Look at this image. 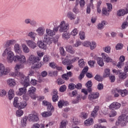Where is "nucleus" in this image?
I'll return each mask as SVG.
<instances>
[{
  "mask_svg": "<svg viewBox=\"0 0 128 128\" xmlns=\"http://www.w3.org/2000/svg\"><path fill=\"white\" fill-rule=\"evenodd\" d=\"M12 76H17L19 78L20 80V82L22 84L24 88H19V92L18 93V96H22L26 92V88L30 86V77L28 76L26 77L22 72H16V73H12Z\"/></svg>",
  "mask_w": 128,
  "mask_h": 128,
  "instance_id": "f257e3e1",
  "label": "nucleus"
},
{
  "mask_svg": "<svg viewBox=\"0 0 128 128\" xmlns=\"http://www.w3.org/2000/svg\"><path fill=\"white\" fill-rule=\"evenodd\" d=\"M59 27L60 28L59 29V32H66L62 34V38H64V40H68L70 37V34L68 32H66L68 30V24H66V22L64 21H62Z\"/></svg>",
  "mask_w": 128,
  "mask_h": 128,
  "instance_id": "f03ea898",
  "label": "nucleus"
},
{
  "mask_svg": "<svg viewBox=\"0 0 128 128\" xmlns=\"http://www.w3.org/2000/svg\"><path fill=\"white\" fill-rule=\"evenodd\" d=\"M44 106H46L48 108V110H49V112H45L41 114L43 118H48V116H50L52 114V112H53L54 110V108L52 106V104L50 102H48V101L44 100L42 102Z\"/></svg>",
  "mask_w": 128,
  "mask_h": 128,
  "instance_id": "7ed1b4c3",
  "label": "nucleus"
},
{
  "mask_svg": "<svg viewBox=\"0 0 128 128\" xmlns=\"http://www.w3.org/2000/svg\"><path fill=\"white\" fill-rule=\"evenodd\" d=\"M6 54H7L6 60L10 64L14 60V54L10 48H6L5 50L4 54H2V56H4Z\"/></svg>",
  "mask_w": 128,
  "mask_h": 128,
  "instance_id": "20e7f679",
  "label": "nucleus"
},
{
  "mask_svg": "<svg viewBox=\"0 0 128 128\" xmlns=\"http://www.w3.org/2000/svg\"><path fill=\"white\" fill-rule=\"evenodd\" d=\"M118 122L122 126H126L128 122V116H126L124 114H122L118 118Z\"/></svg>",
  "mask_w": 128,
  "mask_h": 128,
  "instance_id": "39448f33",
  "label": "nucleus"
},
{
  "mask_svg": "<svg viewBox=\"0 0 128 128\" xmlns=\"http://www.w3.org/2000/svg\"><path fill=\"white\" fill-rule=\"evenodd\" d=\"M10 72V68H6L4 64L2 63L0 64V76H6Z\"/></svg>",
  "mask_w": 128,
  "mask_h": 128,
  "instance_id": "423d86ee",
  "label": "nucleus"
},
{
  "mask_svg": "<svg viewBox=\"0 0 128 128\" xmlns=\"http://www.w3.org/2000/svg\"><path fill=\"white\" fill-rule=\"evenodd\" d=\"M14 62H20V64H26V59L24 55L16 56H14Z\"/></svg>",
  "mask_w": 128,
  "mask_h": 128,
  "instance_id": "0eeeda50",
  "label": "nucleus"
},
{
  "mask_svg": "<svg viewBox=\"0 0 128 128\" xmlns=\"http://www.w3.org/2000/svg\"><path fill=\"white\" fill-rule=\"evenodd\" d=\"M29 62L30 64H40L38 62L40 60V58H36V56L34 55H31L28 58Z\"/></svg>",
  "mask_w": 128,
  "mask_h": 128,
  "instance_id": "6e6552de",
  "label": "nucleus"
},
{
  "mask_svg": "<svg viewBox=\"0 0 128 128\" xmlns=\"http://www.w3.org/2000/svg\"><path fill=\"white\" fill-rule=\"evenodd\" d=\"M27 118L28 120H29V122H38V120H40L38 115L34 114H30Z\"/></svg>",
  "mask_w": 128,
  "mask_h": 128,
  "instance_id": "1a4fd4ad",
  "label": "nucleus"
},
{
  "mask_svg": "<svg viewBox=\"0 0 128 128\" xmlns=\"http://www.w3.org/2000/svg\"><path fill=\"white\" fill-rule=\"evenodd\" d=\"M36 88L34 86L30 87V90H28V94L30 96L32 100H36V94H34V92H36Z\"/></svg>",
  "mask_w": 128,
  "mask_h": 128,
  "instance_id": "9d476101",
  "label": "nucleus"
},
{
  "mask_svg": "<svg viewBox=\"0 0 128 128\" xmlns=\"http://www.w3.org/2000/svg\"><path fill=\"white\" fill-rule=\"evenodd\" d=\"M119 60L120 61L118 63L116 66L118 68H122L124 64V62L126 60V58L124 56H122L120 58Z\"/></svg>",
  "mask_w": 128,
  "mask_h": 128,
  "instance_id": "9b49d317",
  "label": "nucleus"
},
{
  "mask_svg": "<svg viewBox=\"0 0 128 128\" xmlns=\"http://www.w3.org/2000/svg\"><path fill=\"white\" fill-rule=\"evenodd\" d=\"M101 56L105 62H112V59L110 58L108 54L106 53H102Z\"/></svg>",
  "mask_w": 128,
  "mask_h": 128,
  "instance_id": "f8f14e48",
  "label": "nucleus"
},
{
  "mask_svg": "<svg viewBox=\"0 0 128 128\" xmlns=\"http://www.w3.org/2000/svg\"><path fill=\"white\" fill-rule=\"evenodd\" d=\"M120 108V104L118 102H114L113 103L111 104L109 106V108L110 110H118Z\"/></svg>",
  "mask_w": 128,
  "mask_h": 128,
  "instance_id": "ddd939ff",
  "label": "nucleus"
},
{
  "mask_svg": "<svg viewBox=\"0 0 128 128\" xmlns=\"http://www.w3.org/2000/svg\"><path fill=\"white\" fill-rule=\"evenodd\" d=\"M100 96V93L96 92L95 93L91 94L88 96V98L90 100H96Z\"/></svg>",
  "mask_w": 128,
  "mask_h": 128,
  "instance_id": "4468645a",
  "label": "nucleus"
},
{
  "mask_svg": "<svg viewBox=\"0 0 128 128\" xmlns=\"http://www.w3.org/2000/svg\"><path fill=\"white\" fill-rule=\"evenodd\" d=\"M40 66H42V64L40 63L34 64V66H32L31 70L30 71V74H29L28 76H32V74H34V68H40Z\"/></svg>",
  "mask_w": 128,
  "mask_h": 128,
  "instance_id": "2eb2a0df",
  "label": "nucleus"
},
{
  "mask_svg": "<svg viewBox=\"0 0 128 128\" xmlns=\"http://www.w3.org/2000/svg\"><path fill=\"white\" fill-rule=\"evenodd\" d=\"M26 43L28 46H29V48H32L34 50V48H36V42H34V41L32 40H26Z\"/></svg>",
  "mask_w": 128,
  "mask_h": 128,
  "instance_id": "dca6fc26",
  "label": "nucleus"
},
{
  "mask_svg": "<svg viewBox=\"0 0 128 128\" xmlns=\"http://www.w3.org/2000/svg\"><path fill=\"white\" fill-rule=\"evenodd\" d=\"M88 67L85 66L84 68L83 69L82 72L80 74V75L78 77L79 80H82V78H84V74L88 72Z\"/></svg>",
  "mask_w": 128,
  "mask_h": 128,
  "instance_id": "f3484780",
  "label": "nucleus"
},
{
  "mask_svg": "<svg viewBox=\"0 0 128 128\" xmlns=\"http://www.w3.org/2000/svg\"><path fill=\"white\" fill-rule=\"evenodd\" d=\"M112 94H114V98H118V96H120V89L118 88L113 89Z\"/></svg>",
  "mask_w": 128,
  "mask_h": 128,
  "instance_id": "a211bd4d",
  "label": "nucleus"
},
{
  "mask_svg": "<svg viewBox=\"0 0 128 128\" xmlns=\"http://www.w3.org/2000/svg\"><path fill=\"white\" fill-rule=\"evenodd\" d=\"M26 106H28V102L26 101H22L18 104L16 108H24Z\"/></svg>",
  "mask_w": 128,
  "mask_h": 128,
  "instance_id": "6ab92c4d",
  "label": "nucleus"
},
{
  "mask_svg": "<svg viewBox=\"0 0 128 128\" xmlns=\"http://www.w3.org/2000/svg\"><path fill=\"white\" fill-rule=\"evenodd\" d=\"M7 84L9 86H12V88H14V86L16 84V80L12 78H9L8 80Z\"/></svg>",
  "mask_w": 128,
  "mask_h": 128,
  "instance_id": "aec40b11",
  "label": "nucleus"
},
{
  "mask_svg": "<svg viewBox=\"0 0 128 128\" xmlns=\"http://www.w3.org/2000/svg\"><path fill=\"white\" fill-rule=\"evenodd\" d=\"M68 106V102L64 100H60L58 102V106L60 108H62L63 106Z\"/></svg>",
  "mask_w": 128,
  "mask_h": 128,
  "instance_id": "412c9836",
  "label": "nucleus"
},
{
  "mask_svg": "<svg viewBox=\"0 0 128 128\" xmlns=\"http://www.w3.org/2000/svg\"><path fill=\"white\" fill-rule=\"evenodd\" d=\"M24 66L23 65V64H16L15 68H14V70H16L15 72H11L10 74L11 76H12V74H16V72H20L18 71V70H20V68H24Z\"/></svg>",
  "mask_w": 128,
  "mask_h": 128,
  "instance_id": "4be33fe9",
  "label": "nucleus"
},
{
  "mask_svg": "<svg viewBox=\"0 0 128 128\" xmlns=\"http://www.w3.org/2000/svg\"><path fill=\"white\" fill-rule=\"evenodd\" d=\"M84 124L86 126H92V124H94V119L92 118H89L87 119L84 122Z\"/></svg>",
  "mask_w": 128,
  "mask_h": 128,
  "instance_id": "5701e85b",
  "label": "nucleus"
},
{
  "mask_svg": "<svg viewBox=\"0 0 128 128\" xmlns=\"http://www.w3.org/2000/svg\"><path fill=\"white\" fill-rule=\"evenodd\" d=\"M128 14V10H120L117 12V16H124V14Z\"/></svg>",
  "mask_w": 128,
  "mask_h": 128,
  "instance_id": "b1692460",
  "label": "nucleus"
},
{
  "mask_svg": "<svg viewBox=\"0 0 128 128\" xmlns=\"http://www.w3.org/2000/svg\"><path fill=\"white\" fill-rule=\"evenodd\" d=\"M100 110V107L98 106H96L94 107V110L92 112L91 116L93 118H96L98 115V112Z\"/></svg>",
  "mask_w": 128,
  "mask_h": 128,
  "instance_id": "393cba45",
  "label": "nucleus"
},
{
  "mask_svg": "<svg viewBox=\"0 0 128 128\" xmlns=\"http://www.w3.org/2000/svg\"><path fill=\"white\" fill-rule=\"evenodd\" d=\"M66 52H68L72 54H74L75 52L74 50V48H72V46L70 45H68L66 46Z\"/></svg>",
  "mask_w": 128,
  "mask_h": 128,
  "instance_id": "a878e982",
  "label": "nucleus"
},
{
  "mask_svg": "<svg viewBox=\"0 0 128 128\" xmlns=\"http://www.w3.org/2000/svg\"><path fill=\"white\" fill-rule=\"evenodd\" d=\"M86 86L87 88V90H88L89 92H92V82L91 80H89L86 84Z\"/></svg>",
  "mask_w": 128,
  "mask_h": 128,
  "instance_id": "bb28decb",
  "label": "nucleus"
},
{
  "mask_svg": "<svg viewBox=\"0 0 128 128\" xmlns=\"http://www.w3.org/2000/svg\"><path fill=\"white\" fill-rule=\"evenodd\" d=\"M8 96L9 100H10L14 98V90L10 89L8 92Z\"/></svg>",
  "mask_w": 128,
  "mask_h": 128,
  "instance_id": "cd10ccee",
  "label": "nucleus"
},
{
  "mask_svg": "<svg viewBox=\"0 0 128 128\" xmlns=\"http://www.w3.org/2000/svg\"><path fill=\"white\" fill-rule=\"evenodd\" d=\"M38 46L40 48H42L43 50H46L48 48L46 44H44V43L42 41H38Z\"/></svg>",
  "mask_w": 128,
  "mask_h": 128,
  "instance_id": "c85d7f7f",
  "label": "nucleus"
},
{
  "mask_svg": "<svg viewBox=\"0 0 128 128\" xmlns=\"http://www.w3.org/2000/svg\"><path fill=\"white\" fill-rule=\"evenodd\" d=\"M94 60H96L97 63L100 66H104V62L102 58L98 57L97 58H94Z\"/></svg>",
  "mask_w": 128,
  "mask_h": 128,
  "instance_id": "c756f323",
  "label": "nucleus"
},
{
  "mask_svg": "<svg viewBox=\"0 0 128 128\" xmlns=\"http://www.w3.org/2000/svg\"><path fill=\"white\" fill-rule=\"evenodd\" d=\"M14 50L16 52L17 54H21L22 53V49H20V46L19 44H16L14 46Z\"/></svg>",
  "mask_w": 128,
  "mask_h": 128,
  "instance_id": "7c9ffc66",
  "label": "nucleus"
},
{
  "mask_svg": "<svg viewBox=\"0 0 128 128\" xmlns=\"http://www.w3.org/2000/svg\"><path fill=\"white\" fill-rule=\"evenodd\" d=\"M16 42V41L14 40H8L6 42V44H5V48H8L10 46H12V44H14Z\"/></svg>",
  "mask_w": 128,
  "mask_h": 128,
  "instance_id": "2f4dec72",
  "label": "nucleus"
},
{
  "mask_svg": "<svg viewBox=\"0 0 128 128\" xmlns=\"http://www.w3.org/2000/svg\"><path fill=\"white\" fill-rule=\"evenodd\" d=\"M80 4V0H76V6L75 7L73 8L72 10L76 14H78V6Z\"/></svg>",
  "mask_w": 128,
  "mask_h": 128,
  "instance_id": "473e14b6",
  "label": "nucleus"
},
{
  "mask_svg": "<svg viewBox=\"0 0 128 128\" xmlns=\"http://www.w3.org/2000/svg\"><path fill=\"white\" fill-rule=\"evenodd\" d=\"M107 24L108 23L106 22V21H102L101 23H100L98 24L97 28H98V30H102L104 26H106Z\"/></svg>",
  "mask_w": 128,
  "mask_h": 128,
  "instance_id": "72a5a7b5",
  "label": "nucleus"
},
{
  "mask_svg": "<svg viewBox=\"0 0 128 128\" xmlns=\"http://www.w3.org/2000/svg\"><path fill=\"white\" fill-rule=\"evenodd\" d=\"M110 74V70L109 68H106L104 70L103 78H108Z\"/></svg>",
  "mask_w": 128,
  "mask_h": 128,
  "instance_id": "f704fd0d",
  "label": "nucleus"
},
{
  "mask_svg": "<svg viewBox=\"0 0 128 128\" xmlns=\"http://www.w3.org/2000/svg\"><path fill=\"white\" fill-rule=\"evenodd\" d=\"M80 116L82 120H86V119L88 118V114L86 112H82L80 113Z\"/></svg>",
  "mask_w": 128,
  "mask_h": 128,
  "instance_id": "c9c22d12",
  "label": "nucleus"
},
{
  "mask_svg": "<svg viewBox=\"0 0 128 128\" xmlns=\"http://www.w3.org/2000/svg\"><path fill=\"white\" fill-rule=\"evenodd\" d=\"M92 2H94V0H90V6H88L87 9H86V12L87 14H90V6L92 8H94V4H92Z\"/></svg>",
  "mask_w": 128,
  "mask_h": 128,
  "instance_id": "e433bc0d",
  "label": "nucleus"
},
{
  "mask_svg": "<svg viewBox=\"0 0 128 128\" xmlns=\"http://www.w3.org/2000/svg\"><path fill=\"white\" fill-rule=\"evenodd\" d=\"M22 48L24 52H26V54L30 52V48H28V47L25 44H22Z\"/></svg>",
  "mask_w": 128,
  "mask_h": 128,
  "instance_id": "4c0bfd02",
  "label": "nucleus"
},
{
  "mask_svg": "<svg viewBox=\"0 0 128 128\" xmlns=\"http://www.w3.org/2000/svg\"><path fill=\"white\" fill-rule=\"evenodd\" d=\"M128 78V75L124 72H120L119 74V78L120 80H124Z\"/></svg>",
  "mask_w": 128,
  "mask_h": 128,
  "instance_id": "58836bf2",
  "label": "nucleus"
},
{
  "mask_svg": "<svg viewBox=\"0 0 128 128\" xmlns=\"http://www.w3.org/2000/svg\"><path fill=\"white\" fill-rule=\"evenodd\" d=\"M26 122H28V117L25 116L22 118L21 120L22 126H26Z\"/></svg>",
  "mask_w": 128,
  "mask_h": 128,
  "instance_id": "ea45409f",
  "label": "nucleus"
},
{
  "mask_svg": "<svg viewBox=\"0 0 128 128\" xmlns=\"http://www.w3.org/2000/svg\"><path fill=\"white\" fill-rule=\"evenodd\" d=\"M78 66L81 68H84V66H86V64L84 61V59H80L78 60Z\"/></svg>",
  "mask_w": 128,
  "mask_h": 128,
  "instance_id": "a19ab883",
  "label": "nucleus"
},
{
  "mask_svg": "<svg viewBox=\"0 0 128 128\" xmlns=\"http://www.w3.org/2000/svg\"><path fill=\"white\" fill-rule=\"evenodd\" d=\"M120 94L122 96H128V90L126 89L124 90H120Z\"/></svg>",
  "mask_w": 128,
  "mask_h": 128,
  "instance_id": "79ce46f5",
  "label": "nucleus"
},
{
  "mask_svg": "<svg viewBox=\"0 0 128 128\" xmlns=\"http://www.w3.org/2000/svg\"><path fill=\"white\" fill-rule=\"evenodd\" d=\"M37 32L39 36H42L44 34V28H39L37 30Z\"/></svg>",
  "mask_w": 128,
  "mask_h": 128,
  "instance_id": "37998d69",
  "label": "nucleus"
},
{
  "mask_svg": "<svg viewBox=\"0 0 128 128\" xmlns=\"http://www.w3.org/2000/svg\"><path fill=\"white\" fill-rule=\"evenodd\" d=\"M46 32L48 36H54L55 34L54 32L50 29H47Z\"/></svg>",
  "mask_w": 128,
  "mask_h": 128,
  "instance_id": "c03bdc74",
  "label": "nucleus"
},
{
  "mask_svg": "<svg viewBox=\"0 0 128 128\" xmlns=\"http://www.w3.org/2000/svg\"><path fill=\"white\" fill-rule=\"evenodd\" d=\"M20 98L18 97H15L14 101V106L15 108H16L18 104H20V101L18 100Z\"/></svg>",
  "mask_w": 128,
  "mask_h": 128,
  "instance_id": "a18cd8bd",
  "label": "nucleus"
},
{
  "mask_svg": "<svg viewBox=\"0 0 128 128\" xmlns=\"http://www.w3.org/2000/svg\"><path fill=\"white\" fill-rule=\"evenodd\" d=\"M54 38H50V39L46 38V42H47V44H52V42H54V44H56V42H58V40H56V41L54 40Z\"/></svg>",
  "mask_w": 128,
  "mask_h": 128,
  "instance_id": "49530a36",
  "label": "nucleus"
},
{
  "mask_svg": "<svg viewBox=\"0 0 128 128\" xmlns=\"http://www.w3.org/2000/svg\"><path fill=\"white\" fill-rule=\"evenodd\" d=\"M60 55L62 56H66V52L64 51V47H60Z\"/></svg>",
  "mask_w": 128,
  "mask_h": 128,
  "instance_id": "de8ad7c7",
  "label": "nucleus"
},
{
  "mask_svg": "<svg viewBox=\"0 0 128 128\" xmlns=\"http://www.w3.org/2000/svg\"><path fill=\"white\" fill-rule=\"evenodd\" d=\"M90 50H94L96 48V43L94 42H90Z\"/></svg>",
  "mask_w": 128,
  "mask_h": 128,
  "instance_id": "09e8293b",
  "label": "nucleus"
},
{
  "mask_svg": "<svg viewBox=\"0 0 128 128\" xmlns=\"http://www.w3.org/2000/svg\"><path fill=\"white\" fill-rule=\"evenodd\" d=\"M67 16L70 20H74V18H76V16L74 15V14H72V12H70L68 13Z\"/></svg>",
  "mask_w": 128,
  "mask_h": 128,
  "instance_id": "8fccbe9b",
  "label": "nucleus"
},
{
  "mask_svg": "<svg viewBox=\"0 0 128 128\" xmlns=\"http://www.w3.org/2000/svg\"><path fill=\"white\" fill-rule=\"evenodd\" d=\"M116 116V112L114 110H112L109 114L110 118H114V116Z\"/></svg>",
  "mask_w": 128,
  "mask_h": 128,
  "instance_id": "3c124183",
  "label": "nucleus"
},
{
  "mask_svg": "<svg viewBox=\"0 0 128 128\" xmlns=\"http://www.w3.org/2000/svg\"><path fill=\"white\" fill-rule=\"evenodd\" d=\"M49 76H57L58 71H50L49 72Z\"/></svg>",
  "mask_w": 128,
  "mask_h": 128,
  "instance_id": "603ef678",
  "label": "nucleus"
},
{
  "mask_svg": "<svg viewBox=\"0 0 128 128\" xmlns=\"http://www.w3.org/2000/svg\"><path fill=\"white\" fill-rule=\"evenodd\" d=\"M24 114V111L21 110H18L16 112V116H22Z\"/></svg>",
  "mask_w": 128,
  "mask_h": 128,
  "instance_id": "864d4df0",
  "label": "nucleus"
},
{
  "mask_svg": "<svg viewBox=\"0 0 128 128\" xmlns=\"http://www.w3.org/2000/svg\"><path fill=\"white\" fill-rule=\"evenodd\" d=\"M66 128V121L62 120L60 122V128Z\"/></svg>",
  "mask_w": 128,
  "mask_h": 128,
  "instance_id": "5fc2aeb1",
  "label": "nucleus"
},
{
  "mask_svg": "<svg viewBox=\"0 0 128 128\" xmlns=\"http://www.w3.org/2000/svg\"><path fill=\"white\" fill-rule=\"evenodd\" d=\"M66 90V85H62L60 88V92H64Z\"/></svg>",
  "mask_w": 128,
  "mask_h": 128,
  "instance_id": "6e6d98bb",
  "label": "nucleus"
},
{
  "mask_svg": "<svg viewBox=\"0 0 128 128\" xmlns=\"http://www.w3.org/2000/svg\"><path fill=\"white\" fill-rule=\"evenodd\" d=\"M108 9L106 8H103L102 10V14H104V16H108Z\"/></svg>",
  "mask_w": 128,
  "mask_h": 128,
  "instance_id": "4d7b16f0",
  "label": "nucleus"
},
{
  "mask_svg": "<svg viewBox=\"0 0 128 128\" xmlns=\"http://www.w3.org/2000/svg\"><path fill=\"white\" fill-rule=\"evenodd\" d=\"M6 96V91L4 90H0V96Z\"/></svg>",
  "mask_w": 128,
  "mask_h": 128,
  "instance_id": "13d9d810",
  "label": "nucleus"
},
{
  "mask_svg": "<svg viewBox=\"0 0 128 128\" xmlns=\"http://www.w3.org/2000/svg\"><path fill=\"white\" fill-rule=\"evenodd\" d=\"M94 79L98 82H102V77L100 75H96L94 77Z\"/></svg>",
  "mask_w": 128,
  "mask_h": 128,
  "instance_id": "bf43d9fd",
  "label": "nucleus"
},
{
  "mask_svg": "<svg viewBox=\"0 0 128 128\" xmlns=\"http://www.w3.org/2000/svg\"><path fill=\"white\" fill-rule=\"evenodd\" d=\"M79 36L80 40H84V38H86V35L84 32H80Z\"/></svg>",
  "mask_w": 128,
  "mask_h": 128,
  "instance_id": "052dcab7",
  "label": "nucleus"
},
{
  "mask_svg": "<svg viewBox=\"0 0 128 128\" xmlns=\"http://www.w3.org/2000/svg\"><path fill=\"white\" fill-rule=\"evenodd\" d=\"M36 34L32 32H30L28 34V36H30V38H32V40H34V38H36Z\"/></svg>",
  "mask_w": 128,
  "mask_h": 128,
  "instance_id": "680f3d73",
  "label": "nucleus"
},
{
  "mask_svg": "<svg viewBox=\"0 0 128 128\" xmlns=\"http://www.w3.org/2000/svg\"><path fill=\"white\" fill-rule=\"evenodd\" d=\"M30 96L28 93V94H25L22 96L23 100H30Z\"/></svg>",
  "mask_w": 128,
  "mask_h": 128,
  "instance_id": "e2e57ef3",
  "label": "nucleus"
},
{
  "mask_svg": "<svg viewBox=\"0 0 128 128\" xmlns=\"http://www.w3.org/2000/svg\"><path fill=\"white\" fill-rule=\"evenodd\" d=\"M68 88L70 90H74L76 88V84L73 83H70L68 85Z\"/></svg>",
  "mask_w": 128,
  "mask_h": 128,
  "instance_id": "0e129e2a",
  "label": "nucleus"
},
{
  "mask_svg": "<svg viewBox=\"0 0 128 128\" xmlns=\"http://www.w3.org/2000/svg\"><path fill=\"white\" fill-rule=\"evenodd\" d=\"M49 66H50L52 68H56V64L54 62H50L49 64Z\"/></svg>",
  "mask_w": 128,
  "mask_h": 128,
  "instance_id": "69168bd1",
  "label": "nucleus"
},
{
  "mask_svg": "<svg viewBox=\"0 0 128 128\" xmlns=\"http://www.w3.org/2000/svg\"><path fill=\"white\" fill-rule=\"evenodd\" d=\"M52 100V101L54 102H58V96L53 95Z\"/></svg>",
  "mask_w": 128,
  "mask_h": 128,
  "instance_id": "338daca9",
  "label": "nucleus"
},
{
  "mask_svg": "<svg viewBox=\"0 0 128 128\" xmlns=\"http://www.w3.org/2000/svg\"><path fill=\"white\" fill-rule=\"evenodd\" d=\"M94 128H106V126L99 125L98 124H94Z\"/></svg>",
  "mask_w": 128,
  "mask_h": 128,
  "instance_id": "774afa93",
  "label": "nucleus"
}]
</instances>
